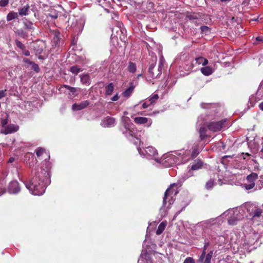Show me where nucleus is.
I'll return each instance as SVG.
<instances>
[{
  "mask_svg": "<svg viewBox=\"0 0 263 263\" xmlns=\"http://www.w3.org/2000/svg\"><path fill=\"white\" fill-rule=\"evenodd\" d=\"M50 165H33L30 178L24 183L30 193L40 196L50 183Z\"/></svg>",
  "mask_w": 263,
  "mask_h": 263,
  "instance_id": "obj_1",
  "label": "nucleus"
},
{
  "mask_svg": "<svg viewBox=\"0 0 263 263\" xmlns=\"http://www.w3.org/2000/svg\"><path fill=\"white\" fill-rule=\"evenodd\" d=\"M218 183L220 185L225 183L222 180L229 177L231 175H236L238 173L237 168L234 165H220L217 167Z\"/></svg>",
  "mask_w": 263,
  "mask_h": 263,
  "instance_id": "obj_2",
  "label": "nucleus"
},
{
  "mask_svg": "<svg viewBox=\"0 0 263 263\" xmlns=\"http://www.w3.org/2000/svg\"><path fill=\"white\" fill-rule=\"evenodd\" d=\"M157 57H155L152 58L153 62L149 65L148 69V77L152 78L155 79L159 77L162 73V71L163 69L164 64V59L162 55L160 58L158 67L157 69V73L155 74L153 70L154 68L155 67L156 62H157Z\"/></svg>",
  "mask_w": 263,
  "mask_h": 263,
  "instance_id": "obj_3",
  "label": "nucleus"
},
{
  "mask_svg": "<svg viewBox=\"0 0 263 263\" xmlns=\"http://www.w3.org/2000/svg\"><path fill=\"white\" fill-rule=\"evenodd\" d=\"M243 212V210L239 209H230L225 212H224L221 217H228V223L230 225H235L237 223V222L243 218V216L238 215V214H241Z\"/></svg>",
  "mask_w": 263,
  "mask_h": 263,
  "instance_id": "obj_4",
  "label": "nucleus"
},
{
  "mask_svg": "<svg viewBox=\"0 0 263 263\" xmlns=\"http://www.w3.org/2000/svg\"><path fill=\"white\" fill-rule=\"evenodd\" d=\"M177 151L163 154L161 157L155 159V162L161 164H173L177 163V160L181 161V158L175 154Z\"/></svg>",
  "mask_w": 263,
  "mask_h": 263,
  "instance_id": "obj_5",
  "label": "nucleus"
},
{
  "mask_svg": "<svg viewBox=\"0 0 263 263\" xmlns=\"http://www.w3.org/2000/svg\"><path fill=\"white\" fill-rule=\"evenodd\" d=\"M138 151L140 155L143 158H145L147 159H154L158 158L157 157L158 153L156 148L153 146H147L145 148H140L137 147Z\"/></svg>",
  "mask_w": 263,
  "mask_h": 263,
  "instance_id": "obj_6",
  "label": "nucleus"
},
{
  "mask_svg": "<svg viewBox=\"0 0 263 263\" xmlns=\"http://www.w3.org/2000/svg\"><path fill=\"white\" fill-rule=\"evenodd\" d=\"M246 210L249 216L253 221L257 220L261 216L262 210L254 204H248L246 206Z\"/></svg>",
  "mask_w": 263,
  "mask_h": 263,
  "instance_id": "obj_7",
  "label": "nucleus"
},
{
  "mask_svg": "<svg viewBox=\"0 0 263 263\" xmlns=\"http://www.w3.org/2000/svg\"><path fill=\"white\" fill-rule=\"evenodd\" d=\"M175 154L181 158V163L184 164L189 162L190 159L195 158L199 154V152L197 149L195 148L191 154L189 151L184 149L176 152Z\"/></svg>",
  "mask_w": 263,
  "mask_h": 263,
  "instance_id": "obj_8",
  "label": "nucleus"
},
{
  "mask_svg": "<svg viewBox=\"0 0 263 263\" xmlns=\"http://www.w3.org/2000/svg\"><path fill=\"white\" fill-rule=\"evenodd\" d=\"M122 123L124 125L126 131L124 132L125 136L130 140L135 137L134 132L131 130L133 124L130 122L129 118L127 117H123L122 118Z\"/></svg>",
  "mask_w": 263,
  "mask_h": 263,
  "instance_id": "obj_9",
  "label": "nucleus"
},
{
  "mask_svg": "<svg viewBox=\"0 0 263 263\" xmlns=\"http://www.w3.org/2000/svg\"><path fill=\"white\" fill-rule=\"evenodd\" d=\"M226 121V119H223L217 121H212L207 125V127L211 132H219L225 127Z\"/></svg>",
  "mask_w": 263,
  "mask_h": 263,
  "instance_id": "obj_10",
  "label": "nucleus"
},
{
  "mask_svg": "<svg viewBox=\"0 0 263 263\" xmlns=\"http://www.w3.org/2000/svg\"><path fill=\"white\" fill-rule=\"evenodd\" d=\"M258 178V174L256 173H252L249 175L246 178V182L243 184V186L246 190H249L255 186V181Z\"/></svg>",
  "mask_w": 263,
  "mask_h": 263,
  "instance_id": "obj_11",
  "label": "nucleus"
},
{
  "mask_svg": "<svg viewBox=\"0 0 263 263\" xmlns=\"http://www.w3.org/2000/svg\"><path fill=\"white\" fill-rule=\"evenodd\" d=\"M208 63V60L202 57H199L196 58L194 61H193L190 67L189 68V70H192L194 67L199 65L200 64L203 66H205Z\"/></svg>",
  "mask_w": 263,
  "mask_h": 263,
  "instance_id": "obj_12",
  "label": "nucleus"
},
{
  "mask_svg": "<svg viewBox=\"0 0 263 263\" xmlns=\"http://www.w3.org/2000/svg\"><path fill=\"white\" fill-rule=\"evenodd\" d=\"M174 186H175V184L171 185L170 187L166 190L164 193V196L163 200V206H165V205H166V200L170 196H175L178 193V191L176 190H174L173 189V187Z\"/></svg>",
  "mask_w": 263,
  "mask_h": 263,
  "instance_id": "obj_13",
  "label": "nucleus"
},
{
  "mask_svg": "<svg viewBox=\"0 0 263 263\" xmlns=\"http://www.w3.org/2000/svg\"><path fill=\"white\" fill-rule=\"evenodd\" d=\"M115 124V119L110 117L104 118L101 123V126L103 127H111L114 126Z\"/></svg>",
  "mask_w": 263,
  "mask_h": 263,
  "instance_id": "obj_14",
  "label": "nucleus"
},
{
  "mask_svg": "<svg viewBox=\"0 0 263 263\" xmlns=\"http://www.w3.org/2000/svg\"><path fill=\"white\" fill-rule=\"evenodd\" d=\"M19 127L17 125L11 124L5 126L4 129L1 130V133L5 135L11 134L17 132L18 130Z\"/></svg>",
  "mask_w": 263,
  "mask_h": 263,
  "instance_id": "obj_15",
  "label": "nucleus"
},
{
  "mask_svg": "<svg viewBox=\"0 0 263 263\" xmlns=\"http://www.w3.org/2000/svg\"><path fill=\"white\" fill-rule=\"evenodd\" d=\"M20 191V187L18 182L16 181H11L9 185L8 192L10 194H17Z\"/></svg>",
  "mask_w": 263,
  "mask_h": 263,
  "instance_id": "obj_16",
  "label": "nucleus"
},
{
  "mask_svg": "<svg viewBox=\"0 0 263 263\" xmlns=\"http://www.w3.org/2000/svg\"><path fill=\"white\" fill-rule=\"evenodd\" d=\"M35 153L39 159H41L42 158H44L46 162L47 160L49 159L48 153H47L43 148H37L35 151Z\"/></svg>",
  "mask_w": 263,
  "mask_h": 263,
  "instance_id": "obj_17",
  "label": "nucleus"
},
{
  "mask_svg": "<svg viewBox=\"0 0 263 263\" xmlns=\"http://www.w3.org/2000/svg\"><path fill=\"white\" fill-rule=\"evenodd\" d=\"M134 122L137 124H144L147 123L146 126H149L152 123V120L146 117H138L134 118Z\"/></svg>",
  "mask_w": 263,
  "mask_h": 263,
  "instance_id": "obj_18",
  "label": "nucleus"
},
{
  "mask_svg": "<svg viewBox=\"0 0 263 263\" xmlns=\"http://www.w3.org/2000/svg\"><path fill=\"white\" fill-rule=\"evenodd\" d=\"M220 218L219 217L215 218H211L210 219L203 221L202 222V226L205 228H209L212 226L216 224L220 221Z\"/></svg>",
  "mask_w": 263,
  "mask_h": 263,
  "instance_id": "obj_19",
  "label": "nucleus"
},
{
  "mask_svg": "<svg viewBox=\"0 0 263 263\" xmlns=\"http://www.w3.org/2000/svg\"><path fill=\"white\" fill-rule=\"evenodd\" d=\"M89 104V101H83L79 104L75 103L73 104L72 108L73 110H80L86 107Z\"/></svg>",
  "mask_w": 263,
  "mask_h": 263,
  "instance_id": "obj_20",
  "label": "nucleus"
},
{
  "mask_svg": "<svg viewBox=\"0 0 263 263\" xmlns=\"http://www.w3.org/2000/svg\"><path fill=\"white\" fill-rule=\"evenodd\" d=\"M202 166V165H192L191 168L188 167L189 170L184 175V180H185L187 178L192 176L193 175V171L201 169Z\"/></svg>",
  "mask_w": 263,
  "mask_h": 263,
  "instance_id": "obj_21",
  "label": "nucleus"
},
{
  "mask_svg": "<svg viewBox=\"0 0 263 263\" xmlns=\"http://www.w3.org/2000/svg\"><path fill=\"white\" fill-rule=\"evenodd\" d=\"M30 7L28 5H25L18 9V13L20 16H26L29 14Z\"/></svg>",
  "mask_w": 263,
  "mask_h": 263,
  "instance_id": "obj_22",
  "label": "nucleus"
},
{
  "mask_svg": "<svg viewBox=\"0 0 263 263\" xmlns=\"http://www.w3.org/2000/svg\"><path fill=\"white\" fill-rule=\"evenodd\" d=\"M205 247L206 246H204V250L203 251L201 255H200V258L199 259V262H202L203 261V259L205 257V259H204V263H211V258L209 256L205 255Z\"/></svg>",
  "mask_w": 263,
  "mask_h": 263,
  "instance_id": "obj_23",
  "label": "nucleus"
},
{
  "mask_svg": "<svg viewBox=\"0 0 263 263\" xmlns=\"http://www.w3.org/2000/svg\"><path fill=\"white\" fill-rule=\"evenodd\" d=\"M81 82L86 85H89L90 84V78L88 74H82L80 76Z\"/></svg>",
  "mask_w": 263,
  "mask_h": 263,
  "instance_id": "obj_24",
  "label": "nucleus"
},
{
  "mask_svg": "<svg viewBox=\"0 0 263 263\" xmlns=\"http://www.w3.org/2000/svg\"><path fill=\"white\" fill-rule=\"evenodd\" d=\"M201 73L204 76H210L213 72V70L210 66H205L201 69Z\"/></svg>",
  "mask_w": 263,
  "mask_h": 263,
  "instance_id": "obj_25",
  "label": "nucleus"
},
{
  "mask_svg": "<svg viewBox=\"0 0 263 263\" xmlns=\"http://www.w3.org/2000/svg\"><path fill=\"white\" fill-rule=\"evenodd\" d=\"M23 24L25 26V27L26 29H28L29 31H33L34 29V27L33 26V24L32 22L25 19L23 21Z\"/></svg>",
  "mask_w": 263,
  "mask_h": 263,
  "instance_id": "obj_26",
  "label": "nucleus"
},
{
  "mask_svg": "<svg viewBox=\"0 0 263 263\" xmlns=\"http://www.w3.org/2000/svg\"><path fill=\"white\" fill-rule=\"evenodd\" d=\"M127 69L130 73H135L137 70L136 64L135 63L129 62L127 67Z\"/></svg>",
  "mask_w": 263,
  "mask_h": 263,
  "instance_id": "obj_27",
  "label": "nucleus"
},
{
  "mask_svg": "<svg viewBox=\"0 0 263 263\" xmlns=\"http://www.w3.org/2000/svg\"><path fill=\"white\" fill-rule=\"evenodd\" d=\"M114 90V85L110 83L105 86V94L106 95H111Z\"/></svg>",
  "mask_w": 263,
  "mask_h": 263,
  "instance_id": "obj_28",
  "label": "nucleus"
},
{
  "mask_svg": "<svg viewBox=\"0 0 263 263\" xmlns=\"http://www.w3.org/2000/svg\"><path fill=\"white\" fill-rule=\"evenodd\" d=\"M134 89V86H131L126 89L122 93V96L125 98H128L131 96Z\"/></svg>",
  "mask_w": 263,
  "mask_h": 263,
  "instance_id": "obj_29",
  "label": "nucleus"
},
{
  "mask_svg": "<svg viewBox=\"0 0 263 263\" xmlns=\"http://www.w3.org/2000/svg\"><path fill=\"white\" fill-rule=\"evenodd\" d=\"M166 226V222H162L159 225L158 229L156 231V234L157 235H160L164 230Z\"/></svg>",
  "mask_w": 263,
  "mask_h": 263,
  "instance_id": "obj_30",
  "label": "nucleus"
},
{
  "mask_svg": "<svg viewBox=\"0 0 263 263\" xmlns=\"http://www.w3.org/2000/svg\"><path fill=\"white\" fill-rule=\"evenodd\" d=\"M18 17V13L14 11H11L7 15V21H10Z\"/></svg>",
  "mask_w": 263,
  "mask_h": 263,
  "instance_id": "obj_31",
  "label": "nucleus"
},
{
  "mask_svg": "<svg viewBox=\"0 0 263 263\" xmlns=\"http://www.w3.org/2000/svg\"><path fill=\"white\" fill-rule=\"evenodd\" d=\"M206 129L204 127H201L199 129V135L200 138L201 140H203L206 137H207V135L206 134Z\"/></svg>",
  "mask_w": 263,
  "mask_h": 263,
  "instance_id": "obj_32",
  "label": "nucleus"
},
{
  "mask_svg": "<svg viewBox=\"0 0 263 263\" xmlns=\"http://www.w3.org/2000/svg\"><path fill=\"white\" fill-rule=\"evenodd\" d=\"M70 71L73 74H77L80 71H82V69L77 65H74L70 67Z\"/></svg>",
  "mask_w": 263,
  "mask_h": 263,
  "instance_id": "obj_33",
  "label": "nucleus"
},
{
  "mask_svg": "<svg viewBox=\"0 0 263 263\" xmlns=\"http://www.w3.org/2000/svg\"><path fill=\"white\" fill-rule=\"evenodd\" d=\"M158 95L156 93H154L149 97L148 101L150 102V104H153L158 99Z\"/></svg>",
  "mask_w": 263,
  "mask_h": 263,
  "instance_id": "obj_34",
  "label": "nucleus"
},
{
  "mask_svg": "<svg viewBox=\"0 0 263 263\" xmlns=\"http://www.w3.org/2000/svg\"><path fill=\"white\" fill-rule=\"evenodd\" d=\"M214 184L215 183L214 180L211 179L206 183L205 188L209 190H211L214 186Z\"/></svg>",
  "mask_w": 263,
  "mask_h": 263,
  "instance_id": "obj_35",
  "label": "nucleus"
},
{
  "mask_svg": "<svg viewBox=\"0 0 263 263\" xmlns=\"http://www.w3.org/2000/svg\"><path fill=\"white\" fill-rule=\"evenodd\" d=\"M262 91H263V81L261 82V83L259 85V88L256 92V95L258 98H259V96L261 95V93L262 92Z\"/></svg>",
  "mask_w": 263,
  "mask_h": 263,
  "instance_id": "obj_36",
  "label": "nucleus"
},
{
  "mask_svg": "<svg viewBox=\"0 0 263 263\" xmlns=\"http://www.w3.org/2000/svg\"><path fill=\"white\" fill-rule=\"evenodd\" d=\"M15 42L17 47L21 49L22 50L26 48L25 46L18 40H15Z\"/></svg>",
  "mask_w": 263,
  "mask_h": 263,
  "instance_id": "obj_37",
  "label": "nucleus"
},
{
  "mask_svg": "<svg viewBox=\"0 0 263 263\" xmlns=\"http://www.w3.org/2000/svg\"><path fill=\"white\" fill-rule=\"evenodd\" d=\"M64 87L66 88L67 89H68L70 91V92L72 93L73 94L77 91V89L76 88L71 87L69 85H65Z\"/></svg>",
  "mask_w": 263,
  "mask_h": 263,
  "instance_id": "obj_38",
  "label": "nucleus"
},
{
  "mask_svg": "<svg viewBox=\"0 0 263 263\" xmlns=\"http://www.w3.org/2000/svg\"><path fill=\"white\" fill-rule=\"evenodd\" d=\"M31 65L32 69H33L34 71L36 72H39L40 71V68L37 64L33 62Z\"/></svg>",
  "mask_w": 263,
  "mask_h": 263,
  "instance_id": "obj_39",
  "label": "nucleus"
},
{
  "mask_svg": "<svg viewBox=\"0 0 263 263\" xmlns=\"http://www.w3.org/2000/svg\"><path fill=\"white\" fill-rule=\"evenodd\" d=\"M201 31L202 33H205V34L210 32V28L205 26H202L200 27Z\"/></svg>",
  "mask_w": 263,
  "mask_h": 263,
  "instance_id": "obj_40",
  "label": "nucleus"
},
{
  "mask_svg": "<svg viewBox=\"0 0 263 263\" xmlns=\"http://www.w3.org/2000/svg\"><path fill=\"white\" fill-rule=\"evenodd\" d=\"M9 2V0H1L0 6L2 7L6 6L8 4Z\"/></svg>",
  "mask_w": 263,
  "mask_h": 263,
  "instance_id": "obj_41",
  "label": "nucleus"
},
{
  "mask_svg": "<svg viewBox=\"0 0 263 263\" xmlns=\"http://www.w3.org/2000/svg\"><path fill=\"white\" fill-rule=\"evenodd\" d=\"M183 263H195V261L192 257H187L185 258Z\"/></svg>",
  "mask_w": 263,
  "mask_h": 263,
  "instance_id": "obj_42",
  "label": "nucleus"
},
{
  "mask_svg": "<svg viewBox=\"0 0 263 263\" xmlns=\"http://www.w3.org/2000/svg\"><path fill=\"white\" fill-rule=\"evenodd\" d=\"M228 158H232V157L231 156H224L223 157H222L221 158V163L223 164H224V163H226L227 162V159Z\"/></svg>",
  "mask_w": 263,
  "mask_h": 263,
  "instance_id": "obj_43",
  "label": "nucleus"
},
{
  "mask_svg": "<svg viewBox=\"0 0 263 263\" xmlns=\"http://www.w3.org/2000/svg\"><path fill=\"white\" fill-rule=\"evenodd\" d=\"M23 62L25 63H26L27 64H29V65H31L33 63V62L30 61L29 59H27V58H24L23 59Z\"/></svg>",
  "mask_w": 263,
  "mask_h": 263,
  "instance_id": "obj_44",
  "label": "nucleus"
},
{
  "mask_svg": "<svg viewBox=\"0 0 263 263\" xmlns=\"http://www.w3.org/2000/svg\"><path fill=\"white\" fill-rule=\"evenodd\" d=\"M174 199L173 198V197H171V198L170 199H168V206H167V208L168 209L170 208V206L173 204V203L174 202Z\"/></svg>",
  "mask_w": 263,
  "mask_h": 263,
  "instance_id": "obj_45",
  "label": "nucleus"
},
{
  "mask_svg": "<svg viewBox=\"0 0 263 263\" xmlns=\"http://www.w3.org/2000/svg\"><path fill=\"white\" fill-rule=\"evenodd\" d=\"M22 52L23 54L25 56H29L30 55V52L28 50H26L25 48L24 50H22Z\"/></svg>",
  "mask_w": 263,
  "mask_h": 263,
  "instance_id": "obj_46",
  "label": "nucleus"
},
{
  "mask_svg": "<svg viewBox=\"0 0 263 263\" xmlns=\"http://www.w3.org/2000/svg\"><path fill=\"white\" fill-rule=\"evenodd\" d=\"M118 99H119V96L117 93L111 98V100L112 101H117Z\"/></svg>",
  "mask_w": 263,
  "mask_h": 263,
  "instance_id": "obj_47",
  "label": "nucleus"
},
{
  "mask_svg": "<svg viewBox=\"0 0 263 263\" xmlns=\"http://www.w3.org/2000/svg\"><path fill=\"white\" fill-rule=\"evenodd\" d=\"M256 41L257 42H263V36H257V37H256Z\"/></svg>",
  "mask_w": 263,
  "mask_h": 263,
  "instance_id": "obj_48",
  "label": "nucleus"
},
{
  "mask_svg": "<svg viewBox=\"0 0 263 263\" xmlns=\"http://www.w3.org/2000/svg\"><path fill=\"white\" fill-rule=\"evenodd\" d=\"M7 120H3L2 121V124L3 129H4L5 126H7Z\"/></svg>",
  "mask_w": 263,
  "mask_h": 263,
  "instance_id": "obj_49",
  "label": "nucleus"
},
{
  "mask_svg": "<svg viewBox=\"0 0 263 263\" xmlns=\"http://www.w3.org/2000/svg\"><path fill=\"white\" fill-rule=\"evenodd\" d=\"M111 16L112 19H115L116 18L118 17V13L112 12L111 13Z\"/></svg>",
  "mask_w": 263,
  "mask_h": 263,
  "instance_id": "obj_50",
  "label": "nucleus"
},
{
  "mask_svg": "<svg viewBox=\"0 0 263 263\" xmlns=\"http://www.w3.org/2000/svg\"><path fill=\"white\" fill-rule=\"evenodd\" d=\"M146 254H147V253H146V251L142 250V253H141V255H140V257L141 258H144V257H145L146 256Z\"/></svg>",
  "mask_w": 263,
  "mask_h": 263,
  "instance_id": "obj_51",
  "label": "nucleus"
},
{
  "mask_svg": "<svg viewBox=\"0 0 263 263\" xmlns=\"http://www.w3.org/2000/svg\"><path fill=\"white\" fill-rule=\"evenodd\" d=\"M17 34L18 35L24 37V31L23 30H18Z\"/></svg>",
  "mask_w": 263,
  "mask_h": 263,
  "instance_id": "obj_52",
  "label": "nucleus"
},
{
  "mask_svg": "<svg viewBox=\"0 0 263 263\" xmlns=\"http://www.w3.org/2000/svg\"><path fill=\"white\" fill-rule=\"evenodd\" d=\"M5 96V92L3 90L0 91V99H2Z\"/></svg>",
  "mask_w": 263,
  "mask_h": 263,
  "instance_id": "obj_53",
  "label": "nucleus"
},
{
  "mask_svg": "<svg viewBox=\"0 0 263 263\" xmlns=\"http://www.w3.org/2000/svg\"><path fill=\"white\" fill-rule=\"evenodd\" d=\"M14 160H15V158H14L11 157V158H9L8 162L10 163H12L14 162Z\"/></svg>",
  "mask_w": 263,
  "mask_h": 263,
  "instance_id": "obj_54",
  "label": "nucleus"
},
{
  "mask_svg": "<svg viewBox=\"0 0 263 263\" xmlns=\"http://www.w3.org/2000/svg\"><path fill=\"white\" fill-rule=\"evenodd\" d=\"M259 108L260 110H262L263 111V102H261L259 104Z\"/></svg>",
  "mask_w": 263,
  "mask_h": 263,
  "instance_id": "obj_55",
  "label": "nucleus"
},
{
  "mask_svg": "<svg viewBox=\"0 0 263 263\" xmlns=\"http://www.w3.org/2000/svg\"><path fill=\"white\" fill-rule=\"evenodd\" d=\"M122 26V23H121L120 22L118 23V26H117L118 29H119V30H121V28Z\"/></svg>",
  "mask_w": 263,
  "mask_h": 263,
  "instance_id": "obj_56",
  "label": "nucleus"
},
{
  "mask_svg": "<svg viewBox=\"0 0 263 263\" xmlns=\"http://www.w3.org/2000/svg\"><path fill=\"white\" fill-rule=\"evenodd\" d=\"M148 107V105L146 103H143L142 104V107L143 108H146Z\"/></svg>",
  "mask_w": 263,
  "mask_h": 263,
  "instance_id": "obj_57",
  "label": "nucleus"
},
{
  "mask_svg": "<svg viewBox=\"0 0 263 263\" xmlns=\"http://www.w3.org/2000/svg\"><path fill=\"white\" fill-rule=\"evenodd\" d=\"M206 255L212 258V256L213 255V251H210L209 253H208V254H206Z\"/></svg>",
  "mask_w": 263,
  "mask_h": 263,
  "instance_id": "obj_58",
  "label": "nucleus"
},
{
  "mask_svg": "<svg viewBox=\"0 0 263 263\" xmlns=\"http://www.w3.org/2000/svg\"><path fill=\"white\" fill-rule=\"evenodd\" d=\"M50 16L53 18H57L58 17V15L57 14H55V15H50Z\"/></svg>",
  "mask_w": 263,
  "mask_h": 263,
  "instance_id": "obj_59",
  "label": "nucleus"
},
{
  "mask_svg": "<svg viewBox=\"0 0 263 263\" xmlns=\"http://www.w3.org/2000/svg\"><path fill=\"white\" fill-rule=\"evenodd\" d=\"M195 164H199V165H200V164H203L202 162L200 160L197 163H196Z\"/></svg>",
  "mask_w": 263,
  "mask_h": 263,
  "instance_id": "obj_60",
  "label": "nucleus"
},
{
  "mask_svg": "<svg viewBox=\"0 0 263 263\" xmlns=\"http://www.w3.org/2000/svg\"><path fill=\"white\" fill-rule=\"evenodd\" d=\"M251 99H252V98L251 99L250 98L249 99V101H250V104H251V106L252 107V106H253V103L251 102Z\"/></svg>",
  "mask_w": 263,
  "mask_h": 263,
  "instance_id": "obj_61",
  "label": "nucleus"
},
{
  "mask_svg": "<svg viewBox=\"0 0 263 263\" xmlns=\"http://www.w3.org/2000/svg\"><path fill=\"white\" fill-rule=\"evenodd\" d=\"M104 10H105L107 13H109V10H108V9H106V8H105V9H104Z\"/></svg>",
  "mask_w": 263,
  "mask_h": 263,
  "instance_id": "obj_62",
  "label": "nucleus"
},
{
  "mask_svg": "<svg viewBox=\"0 0 263 263\" xmlns=\"http://www.w3.org/2000/svg\"><path fill=\"white\" fill-rule=\"evenodd\" d=\"M141 260L139 259L138 261V263H143V260H141V262H140Z\"/></svg>",
  "mask_w": 263,
  "mask_h": 263,
  "instance_id": "obj_63",
  "label": "nucleus"
},
{
  "mask_svg": "<svg viewBox=\"0 0 263 263\" xmlns=\"http://www.w3.org/2000/svg\"><path fill=\"white\" fill-rule=\"evenodd\" d=\"M261 152L263 153V145H262V148L261 149Z\"/></svg>",
  "mask_w": 263,
  "mask_h": 263,
  "instance_id": "obj_64",
  "label": "nucleus"
}]
</instances>
